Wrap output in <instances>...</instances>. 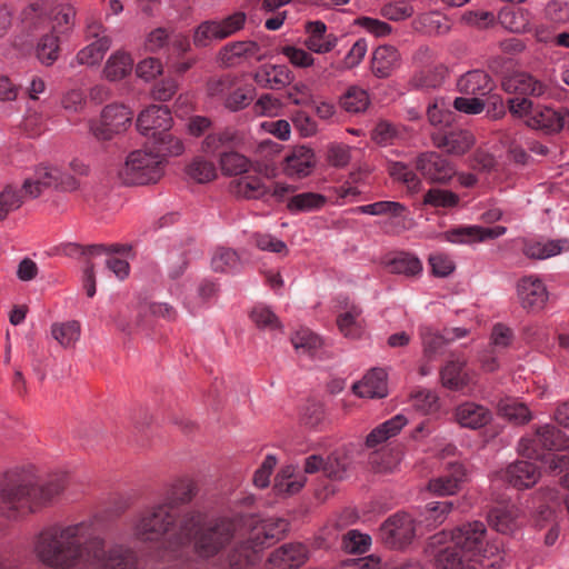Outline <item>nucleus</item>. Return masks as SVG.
Segmentation results:
<instances>
[{
	"mask_svg": "<svg viewBox=\"0 0 569 569\" xmlns=\"http://www.w3.org/2000/svg\"><path fill=\"white\" fill-rule=\"evenodd\" d=\"M244 133L233 127H224L206 136L201 150L207 154H216L222 149H237L244 144Z\"/></svg>",
	"mask_w": 569,
	"mask_h": 569,
	"instance_id": "18",
	"label": "nucleus"
},
{
	"mask_svg": "<svg viewBox=\"0 0 569 569\" xmlns=\"http://www.w3.org/2000/svg\"><path fill=\"white\" fill-rule=\"evenodd\" d=\"M308 558L307 548L302 543H286L271 552L268 569H296Z\"/></svg>",
	"mask_w": 569,
	"mask_h": 569,
	"instance_id": "20",
	"label": "nucleus"
},
{
	"mask_svg": "<svg viewBox=\"0 0 569 569\" xmlns=\"http://www.w3.org/2000/svg\"><path fill=\"white\" fill-rule=\"evenodd\" d=\"M340 106L347 112H362L369 106V96L366 90L358 87H351L340 98Z\"/></svg>",
	"mask_w": 569,
	"mask_h": 569,
	"instance_id": "46",
	"label": "nucleus"
},
{
	"mask_svg": "<svg viewBox=\"0 0 569 569\" xmlns=\"http://www.w3.org/2000/svg\"><path fill=\"white\" fill-rule=\"evenodd\" d=\"M64 488L63 477L41 480L30 469L9 470L0 479V512L8 519L36 513L50 506Z\"/></svg>",
	"mask_w": 569,
	"mask_h": 569,
	"instance_id": "3",
	"label": "nucleus"
},
{
	"mask_svg": "<svg viewBox=\"0 0 569 569\" xmlns=\"http://www.w3.org/2000/svg\"><path fill=\"white\" fill-rule=\"evenodd\" d=\"M400 64V54L393 46H379L372 54L371 70L380 79L388 78Z\"/></svg>",
	"mask_w": 569,
	"mask_h": 569,
	"instance_id": "29",
	"label": "nucleus"
},
{
	"mask_svg": "<svg viewBox=\"0 0 569 569\" xmlns=\"http://www.w3.org/2000/svg\"><path fill=\"white\" fill-rule=\"evenodd\" d=\"M517 510L515 508H495L488 515L489 525L501 533H509L516 528Z\"/></svg>",
	"mask_w": 569,
	"mask_h": 569,
	"instance_id": "41",
	"label": "nucleus"
},
{
	"mask_svg": "<svg viewBox=\"0 0 569 569\" xmlns=\"http://www.w3.org/2000/svg\"><path fill=\"white\" fill-rule=\"evenodd\" d=\"M326 197L316 192H302L291 197L287 208L291 213L309 212L321 209L326 204Z\"/></svg>",
	"mask_w": 569,
	"mask_h": 569,
	"instance_id": "39",
	"label": "nucleus"
},
{
	"mask_svg": "<svg viewBox=\"0 0 569 569\" xmlns=\"http://www.w3.org/2000/svg\"><path fill=\"white\" fill-rule=\"evenodd\" d=\"M280 52L288 58L290 63L298 68H308L313 64V57L306 50L293 46H284Z\"/></svg>",
	"mask_w": 569,
	"mask_h": 569,
	"instance_id": "62",
	"label": "nucleus"
},
{
	"mask_svg": "<svg viewBox=\"0 0 569 569\" xmlns=\"http://www.w3.org/2000/svg\"><path fill=\"white\" fill-rule=\"evenodd\" d=\"M239 263L238 253L230 248H218L211 258V267L216 272H227Z\"/></svg>",
	"mask_w": 569,
	"mask_h": 569,
	"instance_id": "55",
	"label": "nucleus"
},
{
	"mask_svg": "<svg viewBox=\"0 0 569 569\" xmlns=\"http://www.w3.org/2000/svg\"><path fill=\"white\" fill-rule=\"evenodd\" d=\"M388 267L392 273L405 274L407 277H413L422 271L421 261L413 254L408 252H399L393 257Z\"/></svg>",
	"mask_w": 569,
	"mask_h": 569,
	"instance_id": "40",
	"label": "nucleus"
},
{
	"mask_svg": "<svg viewBox=\"0 0 569 569\" xmlns=\"http://www.w3.org/2000/svg\"><path fill=\"white\" fill-rule=\"evenodd\" d=\"M163 174L162 159L153 151L136 150L129 153L118 170L119 180L127 186L156 183Z\"/></svg>",
	"mask_w": 569,
	"mask_h": 569,
	"instance_id": "7",
	"label": "nucleus"
},
{
	"mask_svg": "<svg viewBox=\"0 0 569 569\" xmlns=\"http://www.w3.org/2000/svg\"><path fill=\"white\" fill-rule=\"evenodd\" d=\"M154 154H158L162 160L166 156H179L183 152V143L178 138L173 137L169 131L159 136L158 139L152 140Z\"/></svg>",
	"mask_w": 569,
	"mask_h": 569,
	"instance_id": "53",
	"label": "nucleus"
},
{
	"mask_svg": "<svg viewBox=\"0 0 569 569\" xmlns=\"http://www.w3.org/2000/svg\"><path fill=\"white\" fill-rule=\"evenodd\" d=\"M132 117L133 113L128 107L109 104L102 110L100 123L91 124L90 130L97 139L110 140L130 126Z\"/></svg>",
	"mask_w": 569,
	"mask_h": 569,
	"instance_id": "11",
	"label": "nucleus"
},
{
	"mask_svg": "<svg viewBox=\"0 0 569 569\" xmlns=\"http://www.w3.org/2000/svg\"><path fill=\"white\" fill-rule=\"evenodd\" d=\"M349 467L347 455L340 450L330 453L325 460L323 476L331 480H342Z\"/></svg>",
	"mask_w": 569,
	"mask_h": 569,
	"instance_id": "45",
	"label": "nucleus"
},
{
	"mask_svg": "<svg viewBox=\"0 0 569 569\" xmlns=\"http://www.w3.org/2000/svg\"><path fill=\"white\" fill-rule=\"evenodd\" d=\"M459 92L466 96H486L493 89L491 77L483 70H471L461 76L457 82Z\"/></svg>",
	"mask_w": 569,
	"mask_h": 569,
	"instance_id": "28",
	"label": "nucleus"
},
{
	"mask_svg": "<svg viewBox=\"0 0 569 569\" xmlns=\"http://www.w3.org/2000/svg\"><path fill=\"white\" fill-rule=\"evenodd\" d=\"M569 249L568 239L531 242L525 246L523 253L530 259H548Z\"/></svg>",
	"mask_w": 569,
	"mask_h": 569,
	"instance_id": "35",
	"label": "nucleus"
},
{
	"mask_svg": "<svg viewBox=\"0 0 569 569\" xmlns=\"http://www.w3.org/2000/svg\"><path fill=\"white\" fill-rule=\"evenodd\" d=\"M199 489L191 478L174 480L167 489L162 502L156 503L136 518L132 531L133 536L143 542H160L179 526L183 513L174 512L176 508L190 503Z\"/></svg>",
	"mask_w": 569,
	"mask_h": 569,
	"instance_id": "4",
	"label": "nucleus"
},
{
	"mask_svg": "<svg viewBox=\"0 0 569 569\" xmlns=\"http://www.w3.org/2000/svg\"><path fill=\"white\" fill-rule=\"evenodd\" d=\"M316 166L315 153L312 149L301 146L292 150L284 158L283 171L291 178H305L311 173Z\"/></svg>",
	"mask_w": 569,
	"mask_h": 569,
	"instance_id": "26",
	"label": "nucleus"
},
{
	"mask_svg": "<svg viewBox=\"0 0 569 569\" xmlns=\"http://www.w3.org/2000/svg\"><path fill=\"white\" fill-rule=\"evenodd\" d=\"M247 16L242 11H237L221 20H217L222 40L241 30L246 23Z\"/></svg>",
	"mask_w": 569,
	"mask_h": 569,
	"instance_id": "60",
	"label": "nucleus"
},
{
	"mask_svg": "<svg viewBox=\"0 0 569 569\" xmlns=\"http://www.w3.org/2000/svg\"><path fill=\"white\" fill-rule=\"evenodd\" d=\"M58 167L41 163L34 168L33 174L22 183V191L29 199L39 198L46 190L57 191Z\"/></svg>",
	"mask_w": 569,
	"mask_h": 569,
	"instance_id": "17",
	"label": "nucleus"
},
{
	"mask_svg": "<svg viewBox=\"0 0 569 569\" xmlns=\"http://www.w3.org/2000/svg\"><path fill=\"white\" fill-rule=\"evenodd\" d=\"M416 536L413 518L406 512L388 517L378 531L379 541L389 549L400 550L409 546Z\"/></svg>",
	"mask_w": 569,
	"mask_h": 569,
	"instance_id": "9",
	"label": "nucleus"
},
{
	"mask_svg": "<svg viewBox=\"0 0 569 569\" xmlns=\"http://www.w3.org/2000/svg\"><path fill=\"white\" fill-rule=\"evenodd\" d=\"M252 321L261 329H278L281 327L278 317L267 307H254L250 313Z\"/></svg>",
	"mask_w": 569,
	"mask_h": 569,
	"instance_id": "59",
	"label": "nucleus"
},
{
	"mask_svg": "<svg viewBox=\"0 0 569 569\" xmlns=\"http://www.w3.org/2000/svg\"><path fill=\"white\" fill-rule=\"evenodd\" d=\"M455 502L453 501H435L426 505V521L429 522L430 526H439L443 523L447 519L448 515L453 510Z\"/></svg>",
	"mask_w": 569,
	"mask_h": 569,
	"instance_id": "56",
	"label": "nucleus"
},
{
	"mask_svg": "<svg viewBox=\"0 0 569 569\" xmlns=\"http://www.w3.org/2000/svg\"><path fill=\"white\" fill-rule=\"evenodd\" d=\"M506 227L496 226L485 228L479 226H461L447 230L441 237L451 243L471 244L475 242L483 241L486 239H496L505 234Z\"/></svg>",
	"mask_w": 569,
	"mask_h": 569,
	"instance_id": "15",
	"label": "nucleus"
},
{
	"mask_svg": "<svg viewBox=\"0 0 569 569\" xmlns=\"http://www.w3.org/2000/svg\"><path fill=\"white\" fill-rule=\"evenodd\" d=\"M58 37L54 34H46L40 39L36 52L41 63L46 66H51L58 59Z\"/></svg>",
	"mask_w": 569,
	"mask_h": 569,
	"instance_id": "54",
	"label": "nucleus"
},
{
	"mask_svg": "<svg viewBox=\"0 0 569 569\" xmlns=\"http://www.w3.org/2000/svg\"><path fill=\"white\" fill-rule=\"evenodd\" d=\"M419 336L422 343L423 355L429 360L442 353L445 347L450 342L451 338L441 335L429 326L419 327Z\"/></svg>",
	"mask_w": 569,
	"mask_h": 569,
	"instance_id": "36",
	"label": "nucleus"
},
{
	"mask_svg": "<svg viewBox=\"0 0 569 569\" xmlns=\"http://www.w3.org/2000/svg\"><path fill=\"white\" fill-rule=\"evenodd\" d=\"M87 550L86 565L94 569H139L137 552L122 543L107 546L106 539L96 528Z\"/></svg>",
	"mask_w": 569,
	"mask_h": 569,
	"instance_id": "6",
	"label": "nucleus"
},
{
	"mask_svg": "<svg viewBox=\"0 0 569 569\" xmlns=\"http://www.w3.org/2000/svg\"><path fill=\"white\" fill-rule=\"evenodd\" d=\"M466 480L467 470L465 466L460 462H451L448 465L446 475L429 481L428 489L438 496H450L458 492Z\"/></svg>",
	"mask_w": 569,
	"mask_h": 569,
	"instance_id": "21",
	"label": "nucleus"
},
{
	"mask_svg": "<svg viewBox=\"0 0 569 569\" xmlns=\"http://www.w3.org/2000/svg\"><path fill=\"white\" fill-rule=\"evenodd\" d=\"M97 523L93 519L63 525L54 522L42 527L33 537L32 552L50 569H74L87 562V548Z\"/></svg>",
	"mask_w": 569,
	"mask_h": 569,
	"instance_id": "2",
	"label": "nucleus"
},
{
	"mask_svg": "<svg viewBox=\"0 0 569 569\" xmlns=\"http://www.w3.org/2000/svg\"><path fill=\"white\" fill-rule=\"evenodd\" d=\"M250 92L251 90L249 89L247 90L244 88H237L227 94L223 106L232 112L242 110L248 107L252 100Z\"/></svg>",
	"mask_w": 569,
	"mask_h": 569,
	"instance_id": "61",
	"label": "nucleus"
},
{
	"mask_svg": "<svg viewBox=\"0 0 569 569\" xmlns=\"http://www.w3.org/2000/svg\"><path fill=\"white\" fill-rule=\"evenodd\" d=\"M387 378V372L383 369L373 368L352 386V391L360 398H385L388 395Z\"/></svg>",
	"mask_w": 569,
	"mask_h": 569,
	"instance_id": "22",
	"label": "nucleus"
},
{
	"mask_svg": "<svg viewBox=\"0 0 569 569\" xmlns=\"http://www.w3.org/2000/svg\"><path fill=\"white\" fill-rule=\"evenodd\" d=\"M172 117L167 106L152 104L140 112L137 128L141 134L156 140L170 130Z\"/></svg>",
	"mask_w": 569,
	"mask_h": 569,
	"instance_id": "12",
	"label": "nucleus"
},
{
	"mask_svg": "<svg viewBox=\"0 0 569 569\" xmlns=\"http://www.w3.org/2000/svg\"><path fill=\"white\" fill-rule=\"evenodd\" d=\"M408 420L403 415H397L391 419L382 422L366 438V446L368 448H375L378 445L387 441L389 438L395 437L400 430L407 425Z\"/></svg>",
	"mask_w": 569,
	"mask_h": 569,
	"instance_id": "32",
	"label": "nucleus"
},
{
	"mask_svg": "<svg viewBox=\"0 0 569 569\" xmlns=\"http://www.w3.org/2000/svg\"><path fill=\"white\" fill-rule=\"evenodd\" d=\"M237 193L247 199H260L268 193V188L258 177H244L236 183Z\"/></svg>",
	"mask_w": 569,
	"mask_h": 569,
	"instance_id": "52",
	"label": "nucleus"
},
{
	"mask_svg": "<svg viewBox=\"0 0 569 569\" xmlns=\"http://www.w3.org/2000/svg\"><path fill=\"white\" fill-rule=\"evenodd\" d=\"M545 18L556 24L569 22V3L561 0H550L545 8Z\"/></svg>",
	"mask_w": 569,
	"mask_h": 569,
	"instance_id": "58",
	"label": "nucleus"
},
{
	"mask_svg": "<svg viewBox=\"0 0 569 569\" xmlns=\"http://www.w3.org/2000/svg\"><path fill=\"white\" fill-rule=\"evenodd\" d=\"M388 173L393 180L400 181L408 188L417 189L421 184L418 174L405 162L392 161L388 164Z\"/></svg>",
	"mask_w": 569,
	"mask_h": 569,
	"instance_id": "51",
	"label": "nucleus"
},
{
	"mask_svg": "<svg viewBox=\"0 0 569 569\" xmlns=\"http://www.w3.org/2000/svg\"><path fill=\"white\" fill-rule=\"evenodd\" d=\"M502 478L512 487L522 490L537 483L540 471L533 462L516 461L507 467Z\"/></svg>",
	"mask_w": 569,
	"mask_h": 569,
	"instance_id": "23",
	"label": "nucleus"
},
{
	"mask_svg": "<svg viewBox=\"0 0 569 569\" xmlns=\"http://www.w3.org/2000/svg\"><path fill=\"white\" fill-rule=\"evenodd\" d=\"M162 64L157 58H147L137 64L136 73L139 78L150 81L161 74Z\"/></svg>",
	"mask_w": 569,
	"mask_h": 569,
	"instance_id": "64",
	"label": "nucleus"
},
{
	"mask_svg": "<svg viewBox=\"0 0 569 569\" xmlns=\"http://www.w3.org/2000/svg\"><path fill=\"white\" fill-rule=\"evenodd\" d=\"M465 560H468V556L453 545L438 552L436 566L438 569H462Z\"/></svg>",
	"mask_w": 569,
	"mask_h": 569,
	"instance_id": "50",
	"label": "nucleus"
},
{
	"mask_svg": "<svg viewBox=\"0 0 569 569\" xmlns=\"http://www.w3.org/2000/svg\"><path fill=\"white\" fill-rule=\"evenodd\" d=\"M260 47L254 41H236L226 44L219 51L218 59L224 67H233L240 58L254 57Z\"/></svg>",
	"mask_w": 569,
	"mask_h": 569,
	"instance_id": "30",
	"label": "nucleus"
},
{
	"mask_svg": "<svg viewBox=\"0 0 569 569\" xmlns=\"http://www.w3.org/2000/svg\"><path fill=\"white\" fill-rule=\"evenodd\" d=\"M569 123V110L567 108H551L536 106L532 114L526 120V124L547 134L560 132Z\"/></svg>",
	"mask_w": 569,
	"mask_h": 569,
	"instance_id": "13",
	"label": "nucleus"
},
{
	"mask_svg": "<svg viewBox=\"0 0 569 569\" xmlns=\"http://www.w3.org/2000/svg\"><path fill=\"white\" fill-rule=\"evenodd\" d=\"M467 361L465 359H451L440 370V379L443 387L450 390H460L469 382L468 373L466 372Z\"/></svg>",
	"mask_w": 569,
	"mask_h": 569,
	"instance_id": "31",
	"label": "nucleus"
},
{
	"mask_svg": "<svg viewBox=\"0 0 569 569\" xmlns=\"http://www.w3.org/2000/svg\"><path fill=\"white\" fill-rule=\"evenodd\" d=\"M248 539L233 546L228 555L229 569H249L261 560L262 551L284 537L289 522L282 518L258 520L253 516Z\"/></svg>",
	"mask_w": 569,
	"mask_h": 569,
	"instance_id": "5",
	"label": "nucleus"
},
{
	"mask_svg": "<svg viewBox=\"0 0 569 569\" xmlns=\"http://www.w3.org/2000/svg\"><path fill=\"white\" fill-rule=\"evenodd\" d=\"M517 296L521 307L530 311L542 309L548 300L545 283L533 276L522 277L517 282Z\"/></svg>",
	"mask_w": 569,
	"mask_h": 569,
	"instance_id": "16",
	"label": "nucleus"
},
{
	"mask_svg": "<svg viewBox=\"0 0 569 569\" xmlns=\"http://www.w3.org/2000/svg\"><path fill=\"white\" fill-rule=\"evenodd\" d=\"M360 213L371 216H390L392 218L402 217L407 211L405 204L397 201H377L370 204L360 206L356 209Z\"/></svg>",
	"mask_w": 569,
	"mask_h": 569,
	"instance_id": "44",
	"label": "nucleus"
},
{
	"mask_svg": "<svg viewBox=\"0 0 569 569\" xmlns=\"http://www.w3.org/2000/svg\"><path fill=\"white\" fill-rule=\"evenodd\" d=\"M222 40L217 20L201 22L193 32V44L198 48H206L212 41Z\"/></svg>",
	"mask_w": 569,
	"mask_h": 569,
	"instance_id": "47",
	"label": "nucleus"
},
{
	"mask_svg": "<svg viewBox=\"0 0 569 569\" xmlns=\"http://www.w3.org/2000/svg\"><path fill=\"white\" fill-rule=\"evenodd\" d=\"M186 173L198 183L209 182L217 177L213 162L200 157L187 166Z\"/></svg>",
	"mask_w": 569,
	"mask_h": 569,
	"instance_id": "49",
	"label": "nucleus"
},
{
	"mask_svg": "<svg viewBox=\"0 0 569 569\" xmlns=\"http://www.w3.org/2000/svg\"><path fill=\"white\" fill-rule=\"evenodd\" d=\"M498 413L515 425H525L532 418L529 408L512 398H505L499 401Z\"/></svg>",
	"mask_w": 569,
	"mask_h": 569,
	"instance_id": "38",
	"label": "nucleus"
},
{
	"mask_svg": "<svg viewBox=\"0 0 569 569\" xmlns=\"http://www.w3.org/2000/svg\"><path fill=\"white\" fill-rule=\"evenodd\" d=\"M291 342L297 352L310 358L320 357L323 347L322 339L307 328L298 330L291 337Z\"/></svg>",
	"mask_w": 569,
	"mask_h": 569,
	"instance_id": "33",
	"label": "nucleus"
},
{
	"mask_svg": "<svg viewBox=\"0 0 569 569\" xmlns=\"http://www.w3.org/2000/svg\"><path fill=\"white\" fill-rule=\"evenodd\" d=\"M238 83V78L233 74H223L218 78H211L207 82V92L210 97H223L230 92Z\"/></svg>",
	"mask_w": 569,
	"mask_h": 569,
	"instance_id": "57",
	"label": "nucleus"
},
{
	"mask_svg": "<svg viewBox=\"0 0 569 569\" xmlns=\"http://www.w3.org/2000/svg\"><path fill=\"white\" fill-rule=\"evenodd\" d=\"M433 144L453 156L465 154L473 144L475 139L468 130H451L432 136Z\"/></svg>",
	"mask_w": 569,
	"mask_h": 569,
	"instance_id": "25",
	"label": "nucleus"
},
{
	"mask_svg": "<svg viewBox=\"0 0 569 569\" xmlns=\"http://www.w3.org/2000/svg\"><path fill=\"white\" fill-rule=\"evenodd\" d=\"M80 323L76 320L53 323L51 327L52 337L63 347L70 348L80 338Z\"/></svg>",
	"mask_w": 569,
	"mask_h": 569,
	"instance_id": "42",
	"label": "nucleus"
},
{
	"mask_svg": "<svg viewBox=\"0 0 569 569\" xmlns=\"http://www.w3.org/2000/svg\"><path fill=\"white\" fill-rule=\"evenodd\" d=\"M219 164L223 176L234 177L247 173L252 163L249 158L238 151H223L219 156Z\"/></svg>",
	"mask_w": 569,
	"mask_h": 569,
	"instance_id": "34",
	"label": "nucleus"
},
{
	"mask_svg": "<svg viewBox=\"0 0 569 569\" xmlns=\"http://www.w3.org/2000/svg\"><path fill=\"white\" fill-rule=\"evenodd\" d=\"M486 526L481 521L465 523L452 531L451 540L459 550L468 556V560L483 550Z\"/></svg>",
	"mask_w": 569,
	"mask_h": 569,
	"instance_id": "14",
	"label": "nucleus"
},
{
	"mask_svg": "<svg viewBox=\"0 0 569 569\" xmlns=\"http://www.w3.org/2000/svg\"><path fill=\"white\" fill-rule=\"evenodd\" d=\"M133 67V60L124 51H116L106 62L103 74L110 81H118L127 77Z\"/></svg>",
	"mask_w": 569,
	"mask_h": 569,
	"instance_id": "37",
	"label": "nucleus"
},
{
	"mask_svg": "<svg viewBox=\"0 0 569 569\" xmlns=\"http://www.w3.org/2000/svg\"><path fill=\"white\" fill-rule=\"evenodd\" d=\"M502 89L507 93L541 97L547 92L548 86L528 72H515L502 80Z\"/></svg>",
	"mask_w": 569,
	"mask_h": 569,
	"instance_id": "19",
	"label": "nucleus"
},
{
	"mask_svg": "<svg viewBox=\"0 0 569 569\" xmlns=\"http://www.w3.org/2000/svg\"><path fill=\"white\" fill-rule=\"evenodd\" d=\"M455 418L461 427L477 430L487 426L492 420V415L485 406L468 401L456 408Z\"/></svg>",
	"mask_w": 569,
	"mask_h": 569,
	"instance_id": "24",
	"label": "nucleus"
},
{
	"mask_svg": "<svg viewBox=\"0 0 569 569\" xmlns=\"http://www.w3.org/2000/svg\"><path fill=\"white\" fill-rule=\"evenodd\" d=\"M100 29L101 27L98 24L89 27V33L97 39L77 53V61L79 64H98L103 59L104 53L109 50L111 40L107 36H100Z\"/></svg>",
	"mask_w": 569,
	"mask_h": 569,
	"instance_id": "27",
	"label": "nucleus"
},
{
	"mask_svg": "<svg viewBox=\"0 0 569 569\" xmlns=\"http://www.w3.org/2000/svg\"><path fill=\"white\" fill-rule=\"evenodd\" d=\"M253 515L238 513L233 517H219L207 520L206 512L191 509L183 512L179 526L162 539L170 549L190 543L200 558H212L222 551L234 538L240 527L251 526Z\"/></svg>",
	"mask_w": 569,
	"mask_h": 569,
	"instance_id": "1",
	"label": "nucleus"
},
{
	"mask_svg": "<svg viewBox=\"0 0 569 569\" xmlns=\"http://www.w3.org/2000/svg\"><path fill=\"white\" fill-rule=\"evenodd\" d=\"M569 448V438L557 427L546 425L539 427L531 438H522L519 452L529 459H543L545 450L562 451Z\"/></svg>",
	"mask_w": 569,
	"mask_h": 569,
	"instance_id": "8",
	"label": "nucleus"
},
{
	"mask_svg": "<svg viewBox=\"0 0 569 569\" xmlns=\"http://www.w3.org/2000/svg\"><path fill=\"white\" fill-rule=\"evenodd\" d=\"M412 406L423 413H430L438 408V397L430 390H419L412 395Z\"/></svg>",
	"mask_w": 569,
	"mask_h": 569,
	"instance_id": "63",
	"label": "nucleus"
},
{
	"mask_svg": "<svg viewBox=\"0 0 569 569\" xmlns=\"http://www.w3.org/2000/svg\"><path fill=\"white\" fill-rule=\"evenodd\" d=\"M362 310L357 306H351L348 311L341 313L337 318L339 330L348 338H357L360 336L361 327L358 318L361 316Z\"/></svg>",
	"mask_w": 569,
	"mask_h": 569,
	"instance_id": "48",
	"label": "nucleus"
},
{
	"mask_svg": "<svg viewBox=\"0 0 569 569\" xmlns=\"http://www.w3.org/2000/svg\"><path fill=\"white\" fill-rule=\"evenodd\" d=\"M416 170L430 183L447 184L456 174L452 162L436 151H425L415 160Z\"/></svg>",
	"mask_w": 569,
	"mask_h": 569,
	"instance_id": "10",
	"label": "nucleus"
},
{
	"mask_svg": "<svg viewBox=\"0 0 569 569\" xmlns=\"http://www.w3.org/2000/svg\"><path fill=\"white\" fill-rule=\"evenodd\" d=\"M459 201V196L453 191L431 188L425 193L422 203L432 208L450 209L457 207Z\"/></svg>",
	"mask_w": 569,
	"mask_h": 569,
	"instance_id": "43",
	"label": "nucleus"
}]
</instances>
